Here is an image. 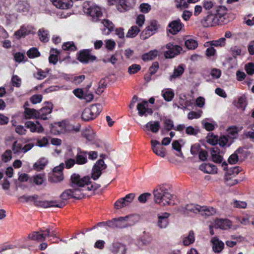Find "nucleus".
<instances>
[{"mask_svg":"<svg viewBox=\"0 0 254 254\" xmlns=\"http://www.w3.org/2000/svg\"><path fill=\"white\" fill-rule=\"evenodd\" d=\"M70 186L74 189L81 190L84 197L87 194V191L96 190L100 188L99 184L95 183L91 184L89 176L81 177L78 174H73L70 177Z\"/></svg>","mask_w":254,"mask_h":254,"instance_id":"nucleus-1","label":"nucleus"},{"mask_svg":"<svg viewBox=\"0 0 254 254\" xmlns=\"http://www.w3.org/2000/svg\"><path fill=\"white\" fill-rule=\"evenodd\" d=\"M171 187L166 184L157 186L153 191L155 203L161 206H167L171 204V200L174 195L170 192Z\"/></svg>","mask_w":254,"mask_h":254,"instance_id":"nucleus-2","label":"nucleus"},{"mask_svg":"<svg viewBox=\"0 0 254 254\" xmlns=\"http://www.w3.org/2000/svg\"><path fill=\"white\" fill-rule=\"evenodd\" d=\"M19 200L23 202H28L33 201L35 205L44 208H48L50 207H57L62 208L64 206V202L57 203L56 201H42L40 199L38 195L34 194L33 195H23L18 198Z\"/></svg>","mask_w":254,"mask_h":254,"instance_id":"nucleus-3","label":"nucleus"},{"mask_svg":"<svg viewBox=\"0 0 254 254\" xmlns=\"http://www.w3.org/2000/svg\"><path fill=\"white\" fill-rule=\"evenodd\" d=\"M223 170L225 171L223 181L228 186H232L238 183V181L235 179V177L241 171L240 167H233L229 168L228 164L223 162Z\"/></svg>","mask_w":254,"mask_h":254,"instance_id":"nucleus-4","label":"nucleus"},{"mask_svg":"<svg viewBox=\"0 0 254 254\" xmlns=\"http://www.w3.org/2000/svg\"><path fill=\"white\" fill-rule=\"evenodd\" d=\"M83 9L85 13L89 15L94 22H97L102 16L100 7L90 1H85L83 4Z\"/></svg>","mask_w":254,"mask_h":254,"instance_id":"nucleus-5","label":"nucleus"},{"mask_svg":"<svg viewBox=\"0 0 254 254\" xmlns=\"http://www.w3.org/2000/svg\"><path fill=\"white\" fill-rule=\"evenodd\" d=\"M62 200L58 202L55 201L57 203L64 202L65 205V200L69 199L71 198L80 199L84 198V194L81 190L77 189H74L72 188L71 189H67L64 191L60 195Z\"/></svg>","mask_w":254,"mask_h":254,"instance_id":"nucleus-6","label":"nucleus"},{"mask_svg":"<svg viewBox=\"0 0 254 254\" xmlns=\"http://www.w3.org/2000/svg\"><path fill=\"white\" fill-rule=\"evenodd\" d=\"M219 8H221V6H219ZM216 11L217 13L216 14L208 15L202 20L201 23L204 27L215 26L220 24L222 15L219 12L220 9Z\"/></svg>","mask_w":254,"mask_h":254,"instance_id":"nucleus-7","label":"nucleus"},{"mask_svg":"<svg viewBox=\"0 0 254 254\" xmlns=\"http://www.w3.org/2000/svg\"><path fill=\"white\" fill-rule=\"evenodd\" d=\"M107 168L106 164H105L103 159H100L97 161L93 166L92 169L91 177L94 180H98L102 174V171Z\"/></svg>","mask_w":254,"mask_h":254,"instance_id":"nucleus-8","label":"nucleus"},{"mask_svg":"<svg viewBox=\"0 0 254 254\" xmlns=\"http://www.w3.org/2000/svg\"><path fill=\"white\" fill-rule=\"evenodd\" d=\"M106 224L109 228L115 229V228H127V224L124 217H120L118 218H115L111 221H107L106 223L104 222H100L98 223V225Z\"/></svg>","mask_w":254,"mask_h":254,"instance_id":"nucleus-9","label":"nucleus"},{"mask_svg":"<svg viewBox=\"0 0 254 254\" xmlns=\"http://www.w3.org/2000/svg\"><path fill=\"white\" fill-rule=\"evenodd\" d=\"M91 51L89 49L81 50L78 54L77 59L82 63L87 64L90 62H93L97 59L96 57L90 54Z\"/></svg>","mask_w":254,"mask_h":254,"instance_id":"nucleus-10","label":"nucleus"},{"mask_svg":"<svg viewBox=\"0 0 254 254\" xmlns=\"http://www.w3.org/2000/svg\"><path fill=\"white\" fill-rule=\"evenodd\" d=\"M166 48L168 49V51L164 53V56L167 59H171L175 57V56L179 54L182 50L181 46L174 45L170 43L166 45Z\"/></svg>","mask_w":254,"mask_h":254,"instance_id":"nucleus-11","label":"nucleus"},{"mask_svg":"<svg viewBox=\"0 0 254 254\" xmlns=\"http://www.w3.org/2000/svg\"><path fill=\"white\" fill-rule=\"evenodd\" d=\"M184 25L180 19L172 21L168 25L167 32L172 35H176L184 28Z\"/></svg>","mask_w":254,"mask_h":254,"instance_id":"nucleus-12","label":"nucleus"},{"mask_svg":"<svg viewBox=\"0 0 254 254\" xmlns=\"http://www.w3.org/2000/svg\"><path fill=\"white\" fill-rule=\"evenodd\" d=\"M135 3V0H119L117 9L120 12H125L132 9Z\"/></svg>","mask_w":254,"mask_h":254,"instance_id":"nucleus-13","label":"nucleus"},{"mask_svg":"<svg viewBox=\"0 0 254 254\" xmlns=\"http://www.w3.org/2000/svg\"><path fill=\"white\" fill-rule=\"evenodd\" d=\"M136 108L138 115L140 117L143 116L146 117L148 115H151L153 112L152 109L148 108V103L147 101L143 100L139 103Z\"/></svg>","mask_w":254,"mask_h":254,"instance_id":"nucleus-14","label":"nucleus"},{"mask_svg":"<svg viewBox=\"0 0 254 254\" xmlns=\"http://www.w3.org/2000/svg\"><path fill=\"white\" fill-rule=\"evenodd\" d=\"M158 25L156 21H151L150 25L148 26L141 33V36L142 39H146L152 35L157 31Z\"/></svg>","mask_w":254,"mask_h":254,"instance_id":"nucleus-15","label":"nucleus"},{"mask_svg":"<svg viewBox=\"0 0 254 254\" xmlns=\"http://www.w3.org/2000/svg\"><path fill=\"white\" fill-rule=\"evenodd\" d=\"M53 109V105L51 103H47L46 105L44 106L39 110H38V119H41L43 120H48V116L52 113Z\"/></svg>","mask_w":254,"mask_h":254,"instance_id":"nucleus-16","label":"nucleus"},{"mask_svg":"<svg viewBox=\"0 0 254 254\" xmlns=\"http://www.w3.org/2000/svg\"><path fill=\"white\" fill-rule=\"evenodd\" d=\"M151 145L153 152L157 156L163 158L166 156V149L165 148L161 146L159 141L156 140H152L151 141Z\"/></svg>","mask_w":254,"mask_h":254,"instance_id":"nucleus-17","label":"nucleus"},{"mask_svg":"<svg viewBox=\"0 0 254 254\" xmlns=\"http://www.w3.org/2000/svg\"><path fill=\"white\" fill-rule=\"evenodd\" d=\"M35 30V28L30 26H22L18 30L15 32L14 36L17 39H19L29 34H34Z\"/></svg>","mask_w":254,"mask_h":254,"instance_id":"nucleus-18","label":"nucleus"},{"mask_svg":"<svg viewBox=\"0 0 254 254\" xmlns=\"http://www.w3.org/2000/svg\"><path fill=\"white\" fill-rule=\"evenodd\" d=\"M110 250L113 254H126L127 248L126 245L121 243L114 242Z\"/></svg>","mask_w":254,"mask_h":254,"instance_id":"nucleus-19","label":"nucleus"},{"mask_svg":"<svg viewBox=\"0 0 254 254\" xmlns=\"http://www.w3.org/2000/svg\"><path fill=\"white\" fill-rule=\"evenodd\" d=\"M243 152V149L241 147L239 148L233 154L229 156L228 159L229 163L230 164H235L238 162H242L243 159H242L241 155Z\"/></svg>","mask_w":254,"mask_h":254,"instance_id":"nucleus-20","label":"nucleus"},{"mask_svg":"<svg viewBox=\"0 0 254 254\" xmlns=\"http://www.w3.org/2000/svg\"><path fill=\"white\" fill-rule=\"evenodd\" d=\"M170 214L164 212L158 214L157 226L161 229L165 228L168 224V218Z\"/></svg>","mask_w":254,"mask_h":254,"instance_id":"nucleus-21","label":"nucleus"},{"mask_svg":"<svg viewBox=\"0 0 254 254\" xmlns=\"http://www.w3.org/2000/svg\"><path fill=\"white\" fill-rule=\"evenodd\" d=\"M51 1L60 9H68L72 5L71 0H51Z\"/></svg>","mask_w":254,"mask_h":254,"instance_id":"nucleus-22","label":"nucleus"},{"mask_svg":"<svg viewBox=\"0 0 254 254\" xmlns=\"http://www.w3.org/2000/svg\"><path fill=\"white\" fill-rule=\"evenodd\" d=\"M44 231L41 229L39 231H35L29 234L28 238L32 240L38 242L44 241L46 240V235L43 234Z\"/></svg>","mask_w":254,"mask_h":254,"instance_id":"nucleus-23","label":"nucleus"},{"mask_svg":"<svg viewBox=\"0 0 254 254\" xmlns=\"http://www.w3.org/2000/svg\"><path fill=\"white\" fill-rule=\"evenodd\" d=\"M218 136L214 135L212 133H209L206 137L207 142L213 145H216L218 143L219 146H222V136L221 135L218 138Z\"/></svg>","mask_w":254,"mask_h":254,"instance_id":"nucleus-24","label":"nucleus"},{"mask_svg":"<svg viewBox=\"0 0 254 254\" xmlns=\"http://www.w3.org/2000/svg\"><path fill=\"white\" fill-rule=\"evenodd\" d=\"M36 123L38 124V126H37L36 124L33 122L27 121L25 123V126L27 128H29L30 131L32 132H42L44 131V128L40 125L38 122H36Z\"/></svg>","mask_w":254,"mask_h":254,"instance_id":"nucleus-25","label":"nucleus"},{"mask_svg":"<svg viewBox=\"0 0 254 254\" xmlns=\"http://www.w3.org/2000/svg\"><path fill=\"white\" fill-rule=\"evenodd\" d=\"M30 8V4L27 0H19L15 5V8L18 12H27Z\"/></svg>","mask_w":254,"mask_h":254,"instance_id":"nucleus-26","label":"nucleus"},{"mask_svg":"<svg viewBox=\"0 0 254 254\" xmlns=\"http://www.w3.org/2000/svg\"><path fill=\"white\" fill-rule=\"evenodd\" d=\"M160 128V123L158 121H151L147 123L144 127V130H150L153 133L158 131Z\"/></svg>","mask_w":254,"mask_h":254,"instance_id":"nucleus-27","label":"nucleus"},{"mask_svg":"<svg viewBox=\"0 0 254 254\" xmlns=\"http://www.w3.org/2000/svg\"><path fill=\"white\" fill-rule=\"evenodd\" d=\"M65 130L64 124L62 123H55L51 127V132L55 134L64 133Z\"/></svg>","mask_w":254,"mask_h":254,"instance_id":"nucleus-28","label":"nucleus"},{"mask_svg":"<svg viewBox=\"0 0 254 254\" xmlns=\"http://www.w3.org/2000/svg\"><path fill=\"white\" fill-rule=\"evenodd\" d=\"M76 163L78 165H83L87 162V152L81 151L79 149V152L76 155Z\"/></svg>","mask_w":254,"mask_h":254,"instance_id":"nucleus-29","label":"nucleus"},{"mask_svg":"<svg viewBox=\"0 0 254 254\" xmlns=\"http://www.w3.org/2000/svg\"><path fill=\"white\" fill-rule=\"evenodd\" d=\"M37 34L41 42L46 43L49 41L50 35L49 31L44 28L39 29Z\"/></svg>","mask_w":254,"mask_h":254,"instance_id":"nucleus-30","label":"nucleus"},{"mask_svg":"<svg viewBox=\"0 0 254 254\" xmlns=\"http://www.w3.org/2000/svg\"><path fill=\"white\" fill-rule=\"evenodd\" d=\"M185 208L188 213L197 214L200 213L201 206L196 204L191 203L186 205Z\"/></svg>","mask_w":254,"mask_h":254,"instance_id":"nucleus-31","label":"nucleus"},{"mask_svg":"<svg viewBox=\"0 0 254 254\" xmlns=\"http://www.w3.org/2000/svg\"><path fill=\"white\" fill-rule=\"evenodd\" d=\"M220 149L217 146H214L211 149V156L214 162L220 163L222 158L220 155Z\"/></svg>","mask_w":254,"mask_h":254,"instance_id":"nucleus-32","label":"nucleus"},{"mask_svg":"<svg viewBox=\"0 0 254 254\" xmlns=\"http://www.w3.org/2000/svg\"><path fill=\"white\" fill-rule=\"evenodd\" d=\"M158 55L157 50H151L142 55L141 59L144 62H148L154 60Z\"/></svg>","mask_w":254,"mask_h":254,"instance_id":"nucleus-33","label":"nucleus"},{"mask_svg":"<svg viewBox=\"0 0 254 254\" xmlns=\"http://www.w3.org/2000/svg\"><path fill=\"white\" fill-rule=\"evenodd\" d=\"M38 110L34 109L25 108L24 112V116L25 119H38Z\"/></svg>","mask_w":254,"mask_h":254,"instance_id":"nucleus-34","label":"nucleus"},{"mask_svg":"<svg viewBox=\"0 0 254 254\" xmlns=\"http://www.w3.org/2000/svg\"><path fill=\"white\" fill-rule=\"evenodd\" d=\"M127 227L131 226L138 222L139 216L138 215H128L124 217Z\"/></svg>","mask_w":254,"mask_h":254,"instance_id":"nucleus-35","label":"nucleus"},{"mask_svg":"<svg viewBox=\"0 0 254 254\" xmlns=\"http://www.w3.org/2000/svg\"><path fill=\"white\" fill-rule=\"evenodd\" d=\"M185 68L183 64L179 65L175 68L172 75L169 77V80L172 81L173 79L181 76L184 72Z\"/></svg>","mask_w":254,"mask_h":254,"instance_id":"nucleus-36","label":"nucleus"},{"mask_svg":"<svg viewBox=\"0 0 254 254\" xmlns=\"http://www.w3.org/2000/svg\"><path fill=\"white\" fill-rule=\"evenodd\" d=\"M212 249L214 252L220 253L222 250V243L217 237H214L211 239Z\"/></svg>","mask_w":254,"mask_h":254,"instance_id":"nucleus-37","label":"nucleus"},{"mask_svg":"<svg viewBox=\"0 0 254 254\" xmlns=\"http://www.w3.org/2000/svg\"><path fill=\"white\" fill-rule=\"evenodd\" d=\"M234 104L237 108L244 111L247 105L246 97L245 96L240 97L238 100L234 102Z\"/></svg>","mask_w":254,"mask_h":254,"instance_id":"nucleus-38","label":"nucleus"},{"mask_svg":"<svg viewBox=\"0 0 254 254\" xmlns=\"http://www.w3.org/2000/svg\"><path fill=\"white\" fill-rule=\"evenodd\" d=\"M162 95L165 101L169 102L173 99L174 96V93L171 89H164L162 91Z\"/></svg>","mask_w":254,"mask_h":254,"instance_id":"nucleus-39","label":"nucleus"},{"mask_svg":"<svg viewBox=\"0 0 254 254\" xmlns=\"http://www.w3.org/2000/svg\"><path fill=\"white\" fill-rule=\"evenodd\" d=\"M215 213V210L213 207H208L205 206H201L200 213L201 215L210 216Z\"/></svg>","mask_w":254,"mask_h":254,"instance_id":"nucleus-40","label":"nucleus"},{"mask_svg":"<svg viewBox=\"0 0 254 254\" xmlns=\"http://www.w3.org/2000/svg\"><path fill=\"white\" fill-rule=\"evenodd\" d=\"M81 118L82 120L85 121H89L95 119V117H94V115L88 108H86L83 110Z\"/></svg>","mask_w":254,"mask_h":254,"instance_id":"nucleus-41","label":"nucleus"},{"mask_svg":"<svg viewBox=\"0 0 254 254\" xmlns=\"http://www.w3.org/2000/svg\"><path fill=\"white\" fill-rule=\"evenodd\" d=\"M94 115L95 118L99 115L102 110V106L100 104H95L91 105L88 108Z\"/></svg>","mask_w":254,"mask_h":254,"instance_id":"nucleus-42","label":"nucleus"},{"mask_svg":"<svg viewBox=\"0 0 254 254\" xmlns=\"http://www.w3.org/2000/svg\"><path fill=\"white\" fill-rule=\"evenodd\" d=\"M51 55L49 58V61L50 63L55 64L58 62L57 55L60 52L57 49H52L50 51Z\"/></svg>","mask_w":254,"mask_h":254,"instance_id":"nucleus-43","label":"nucleus"},{"mask_svg":"<svg viewBox=\"0 0 254 254\" xmlns=\"http://www.w3.org/2000/svg\"><path fill=\"white\" fill-rule=\"evenodd\" d=\"M47 163L48 161L46 159L41 158L34 164V167L37 170L40 171L44 168Z\"/></svg>","mask_w":254,"mask_h":254,"instance_id":"nucleus-44","label":"nucleus"},{"mask_svg":"<svg viewBox=\"0 0 254 254\" xmlns=\"http://www.w3.org/2000/svg\"><path fill=\"white\" fill-rule=\"evenodd\" d=\"M140 30L136 26H132L128 31L126 37L127 38H133L135 37Z\"/></svg>","mask_w":254,"mask_h":254,"instance_id":"nucleus-45","label":"nucleus"},{"mask_svg":"<svg viewBox=\"0 0 254 254\" xmlns=\"http://www.w3.org/2000/svg\"><path fill=\"white\" fill-rule=\"evenodd\" d=\"M239 226L238 225H233L232 222L228 219H223V230H228L232 229L236 230Z\"/></svg>","mask_w":254,"mask_h":254,"instance_id":"nucleus-46","label":"nucleus"},{"mask_svg":"<svg viewBox=\"0 0 254 254\" xmlns=\"http://www.w3.org/2000/svg\"><path fill=\"white\" fill-rule=\"evenodd\" d=\"M194 241V233L192 231L189 232L188 236L185 238L183 243L185 246H189Z\"/></svg>","mask_w":254,"mask_h":254,"instance_id":"nucleus-47","label":"nucleus"},{"mask_svg":"<svg viewBox=\"0 0 254 254\" xmlns=\"http://www.w3.org/2000/svg\"><path fill=\"white\" fill-rule=\"evenodd\" d=\"M185 45L188 49L193 50L197 48L198 44L195 40L189 39L186 41Z\"/></svg>","mask_w":254,"mask_h":254,"instance_id":"nucleus-48","label":"nucleus"},{"mask_svg":"<svg viewBox=\"0 0 254 254\" xmlns=\"http://www.w3.org/2000/svg\"><path fill=\"white\" fill-rule=\"evenodd\" d=\"M62 48L65 51H74L76 50V47L73 42H67L62 45Z\"/></svg>","mask_w":254,"mask_h":254,"instance_id":"nucleus-49","label":"nucleus"},{"mask_svg":"<svg viewBox=\"0 0 254 254\" xmlns=\"http://www.w3.org/2000/svg\"><path fill=\"white\" fill-rule=\"evenodd\" d=\"M27 55L29 58L32 59L39 57L40 53L37 48H32L27 51Z\"/></svg>","mask_w":254,"mask_h":254,"instance_id":"nucleus-50","label":"nucleus"},{"mask_svg":"<svg viewBox=\"0 0 254 254\" xmlns=\"http://www.w3.org/2000/svg\"><path fill=\"white\" fill-rule=\"evenodd\" d=\"M164 124V128L168 131L172 129H174L173 121L169 119L165 118L163 120Z\"/></svg>","mask_w":254,"mask_h":254,"instance_id":"nucleus-51","label":"nucleus"},{"mask_svg":"<svg viewBox=\"0 0 254 254\" xmlns=\"http://www.w3.org/2000/svg\"><path fill=\"white\" fill-rule=\"evenodd\" d=\"M82 134L89 141L92 140L94 137V133L90 129H85L83 131Z\"/></svg>","mask_w":254,"mask_h":254,"instance_id":"nucleus-52","label":"nucleus"},{"mask_svg":"<svg viewBox=\"0 0 254 254\" xmlns=\"http://www.w3.org/2000/svg\"><path fill=\"white\" fill-rule=\"evenodd\" d=\"M173 148L179 152L177 154L178 156L182 157L183 156V153L181 151V145L178 140L174 141L172 144Z\"/></svg>","mask_w":254,"mask_h":254,"instance_id":"nucleus-53","label":"nucleus"},{"mask_svg":"<svg viewBox=\"0 0 254 254\" xmlns=\"http://www.w3.org/2000/svg\"><path fill=\"white\" fill-rule=\"evenodd\" d=\"M141 69V66L137 64H133L128 68V72L130 74H133L137 73Z\"/></svg>","mask_w":254,"mask_h":254,"instance_id":"nucleus-54","label":"nucleus"},{"mask_svg":"<svg viewBox=\"0 0 254 254\" xmlns=\"http://www.w3.org/2000/svg\"><path fill=\"white\" fill-rule=\"evenodd\" d=\"M48 75V72L42 70L41 69H38L37 72L34 74V77L38 80L43 79L46 77Z\"/></svg>","mask_w":254,"mask_h":254,"instance_id":"nucleus-55","label":"nucleus"},{"mask_svg":"<svg viewBox=\"0 0 254 254\" xmlns=\"http://www.w3.org/2000/svg\"><path fill=\"white\" fill-rule=\"evenodd\" d=\"M234 138L227 134L223 135V147H229L234 141Z\"/></svg>","mask_w":254,"mask_h":254,"instance_id":"nucleus-56","label":"nucleus"},{"mask_svg":"<svg viewBox=\"0 0 254 254\" xmlns=\"http://www.w3.org/2000/svg\"><path fill=\"white\" fill-rule=\"evenodd\" d=\"M238 134L237 129L236 127H231L227 129L226 133L229 136H231L233 138H236Z\"/></svg>","mask_w":254,"mask_h":254,"instance_id":"nucleus-57","label":"nucleus"},{"mask_svg":"<svg viewBox=\"0 0 254 254\" xmlns=\"http://www.w3.org/2000/svg\"><path fill=\"white\" fill-rule=\"evenodd\" d=\"M115 207L117 209H121L127 206L124 197L121 198L116 201L114 204Z\"/></svg>","mask_w":254,"mask_h":254,"instance_id":"nucleus-58","label":"nucleus"},{"mask_svg":"<svg viewBox=\"0 0 254 254\" xmlns=\"http://www.w3.org/2000/svg\"><path fill=\"white\" fill-rule=\"evenodd\" d=\"M11 82L13 86L19 87L21 84V80L17 75H13L11 78Z\"/></svg>","mask_w":254,"mask_h":254,"instance_id":"nucleus-59","label":"nucleus"},{"mask_svg":"<svg viewBox=\"0 0 254 254\" xmlns=\"http://www.w3.org/2000/svg\"><path fill=\"white\" fill-rule=\"evenodd\" d=\"M244 22L248 26H253L254 25V17H252V14H250L245 16Z\"/></svg>","mask_w":254,"mask_h":254,"instance_id":"nucleus-60","label":"nucleus"},{"mask_svg":"<svg viewBox=\"0 0 254 254\" xmlns=\"http://www.w3.org/2000/svg\"><path fill=\"white\" fill-rule=\"evenodd\" d=\"M49 141L48 138L46 137H43L41 139H38L37 140L36 145L42 147L46 146L48 144Z\"/></svg>","mask_w":254,"mask_h":254,"instance_id":"nucleus-61","label":"nucleus"},{"mask_svg":"<svg viewBox=\"0 0 254 254\" xmlns=\"http://www.w3.org/2000/svg\"><path fill=\"white\" fill-rule=\"evenodd\" d=\"M202 114V111L196 112L191 111L188 113V118L189 120H192L193 119H198L200 117Z\"/></svg>","mask_w":254,"mask_h":254,"instance_id":"nucleus-62","label":"nucleus"},{"mask_svg":"<svg viewBox=\"0 0 254 254\" xmlns=\"http://www.w3.org/2000/svg\"><path fill=\"white\" fill-rule=\"evenodd\" d=\"M102 23L110 31L113 30L114 25L112 21H110L108 19H104L102 21Z\"/></svg>","mask_w":254,"mask_h":254,"instance_id":"nucleus-63","label":"nucleus"},{"mask_svg":"<svg viewBox=\"0 0 254 254\" xmlns=\"http://www.w3.org/2000/svg\"><path fill=\"white\" fill-rule=\"evenodd\" d=\"M42 100V96L40 94H36L30 98V101L34 104L40 103Z\"/></svg>","mask_w":254,"mask_h":254,"instance_id":"nucleus-64","label":"nucleus"}]
</instances>
